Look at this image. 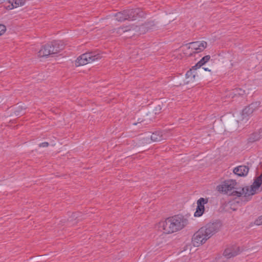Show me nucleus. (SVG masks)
I'll use <instances>...</instances> for the list:
<instances>
[{
    "mask_svg": "<svg viewBox=\"0 0 262 262\" xmlns=\"http://www.w3.org/2000/svg\"><path fill=\"white\" fill-rule=\"evenodd\" d=\"M204 69V70L205 71H210V70H208L207 68H203Z\"/></svg>",
    "mask_w": 262,
    "mask_h": 262,
    "instance_id": "nucleus-27",
    "label": "nucleus"
},
{
    "mask_svg": "<svg viewBox=\"0 0 262 262\" xmlns=\"http://www.w3.org/2000/svg\"><path fill=\"white\" fill-rule=\"evenodd\" d=\"M241 252L239 247L236 246H232L226 248L224 252V255L227 258H230L239 254Z\"/></svg>",
    "mask_w": 262,
    "mask_h": 262,
    "instance_id": "nucleus-12",
    "label": "nucleus"
},
{
    "mask_svg": "<svg viewBox=\"0 0 262 262\" xmlns=\"http://www.w3.org/2000/svg\"><path fill=\"white\" fill-rule=\"evenodd\" d=\"M101 58L100 55L95 52L85 53L81 55L77 58L75 61V65L76 67L84 66Z\"/></svg>",
    "mask_w": 262,
    "mask_h": 262,
    "instance_id": "nucleus-6",
    "label": "nucleus"
},
{
    "mask_svg": "<svg viewBox=\"0 0 262 262\" xmlns=\"http://www.w3.org/2000/svg\"><path fill=\"white\" fill-rule=\"evenodd\" d=\"M146 13L139 8L132 9H126L116 13L114 16L118 21L122 22L126 20H135L139 18H145Z\"/></svg>",
    "mask_w": 262,
    "mask_h": 262,
    "instance_id": "nucleus-2",
    "label": "nucleus"
},
{
    "mask_svg": "<svg viewBox=\"0 0 262 262\" xmlns=\"http://www.w3.org/2000/svg\"><path fill=\"white\" fill-rule=\"evenodd\" d=\"M207 43L205 41H194L189 43V49L193 50L195 53H200L207 47Z\"/></svg>",
    "mask_w": 262,
    "mask_h": 262,
    "instance_id": "nucleus-11",
    "label": "nucleus"
},
{
    "mask_svg": "<svg viewBox=\"0 0 262 262\" xmlns=\"http://www.w3.org/2000/svg\"><path fill=\"white\" fill-rule=\"evenodd\" d=\"M208 202V198H201L197 201V207L194 214L195 216L200 217L203 215L205 211L204 205Z\"/></svg>",
    "mask_w": 262,
    "mask_h": 262,
    "instance_id": "nucleus-10",
    "label": "nucleus"
},
{
    "mask_svg": "<svg viewBox=\"0 0 262 262\" xmlns=\"http://www.w3.org/2000/svg\"><path fill=\"white\" fill-rule=\"evenodd\" d=\"M64 49V46L60 41H54L42 46L38 52L39 57H48L50 55L58 53Z\"/></svg>",
    "mask_w": 262,
    "mask_h": 262,
    "instance_id": "nucleus-3",
    "label": "nucleus"
},
{
    "mask_svg": "<svg viewBox=\"0 0 262 262\" xmlns=\"http://www.w3.org/2000/svg\"><path fill=\"white\" fill-rule=\"evenodd\" d=\"M203 229L200 228L193 235L192 243L194 247H199L204 244L209 238L205 234Z\"/></svg>",
    "mask_w": 262,
    "mask_h": 262,
    "instance_id": "nucleus-8",
    "label": "nucleus"
},
{
    "mask_svg": "<svg viewBox=\"0 0 262 262\" xmlns=\"http://www.w3.org/2000/svg\"><path fill=\"white\" fill-rule=\"evenodd\" d=\"M7 2L10 5L7 6V7L9 9L11 10L19 6H23L25 3L26 0H7Z\"/></svg>",
    "mask_w": 262,
    "mask_h": 262,
    "instance_id": "nucleus-16",
    "label": "nucleus"
},
{
    "mask_svg": "<svg viewBox=\"0 0 262 262\" xmlns=\"http://www.w3.org/2000/svg\"><path fill=\"white\" fill-rule=\"evenodd\" d=\"M14 113L15 116H18L23 115L24 114V112L22 107H20L19 106L15 108Z\"/></svg>",
    "mask_w": 262,
    "mask_h": 262,
    "instance_id": "nucleus-21",
    "label": "nucleus"
},
{
    "mask_svg": "<svg viewBox=\"0 0 262 262\" xmlns=\"http://www.w3.org/2000/svg\"><path fill=\"white\" fill-rule=\"evenodd\" d=\"M249 168L247 166L240 165L233 169V173L240 177H244L247 175Z\"/></svg>",
    "mask_w": 262,
    "mask_h": 262,
    "instance_id": "nucleus-13",
    "label": "nucleus"
},
{
    "mask_svg": "<svg viewBox=\"0 0 262 262\" xmlns=\"http://www.w3.org/2000/svg\"><path fill=\"white\" fill-rule=\"evenodd\" d=\"M239 91H241V92H242V90L241 89H239Z\"/></svg>",
    "mask_w": 262,
    "mask_h": 262,
    "instance_id": "nucleus-30",
    "label": "nucleus"
},
{
    "mask_svg": "<svg viewBox=\"0 0 262 262\" xmlns=\"http://www.w3.org/2000/svg\"><path fill=\"white\" fill-rule=\"evenodd\" d=\"M260 105V101H256L251 103L243 109L242 112L243 118H246L251 115L254 111L257 110Z\"/></svg>",
    "mask_w": 262,
    "mask_h": 262,
    "instance_id": "nucleus-9",
    "label": "nucleus"
},
{
    "mask_svg": "<svg viewBox=\"0 0 262 262\" xmlns=\"http://www.w3.org/2000/svg\"><path fill=\"white\" fill-rule=\"evenodd\" d=\"M188 223V221L182 215H176L167 218L160 222V226L163 232L166 234L172 233L183 229Z\"/></svg>",
    "mask_w": 262,
    "mask_h": 262,
    "instance_id": "nucleus-1",
    "label": "nucleus"
},
{
    "mask_svg": "<svg viewBox=\"0 0 262 262\" xmlns=\"http://www.w3.org/2000/svg\"><path fill=\"white\" fill-rule=\"evenodd\" d=\"M5 1H7V0H0L1 3L5 2Z\"/></svg>",
    "mask_w": 262,
    "mask_h": 262,
    "instance_id": "nucleus-26",
    "label": "nucleus"
},
{
    "mask_svg": "<svg viewBox=\"0 0 262 262\" xmlns=\"http://www.w3.org/2000/svg\"><path fill=\"white\" fill-rule=\"evenodd\" d=\"M6 28L4 25L0 24V36L2 35L6 32Z\"/></svg>",
    "mask_w": 262,
    "mask_h": 262,
    "instance_id": "nucleus-22",
    "label": "nucleus"
},
{
    "mask_svg": "<svg viewBox=\"0 0 262 262\" xmlns=\"http://www.w3.org/2000/svg\"><path fill=\"white\" fill-rule=\"evenodd\" d=\"M138 28L137 26L134 25H130L128 26H125L119 27L116 29V32L117 33L121 34L123 33H125L131 30H135Z\"/></svg>",
    "mask_w": 262,
    "mask_h": 262,
    "instance_id": "nucleus-17",
    "label": "nucleus"
},
{
    "mask_svg": "<svg viewBox=\"0 0 262 262\" xmlns=\"http://www.w3.org/2000/svg\"><path fill=\"white\" fill-rule=\"evenodd\" d=\"M238 95H242V94H243V93H242L239 92V93H238Z\"/></svg>",
    "mask_w": 262,
    "mask_h": 262,
    "instance_id": "nucleus-29",
    "label": "nucleus"
},
{
    "mask_svg": "<svg viewBox=\"0 0 262 262\" xmlns=\"http://www.w3.org/2000/svg\"><path fill=\"white\" fill-rule=\"evenodd\" d=\"M158 107H159V110L160 111L161 110V107H160V106L159 105Z\"/></svg>",
    "mask_w": 262,
    "mask_h": 262,
    "instance_id": "nucleus-28",
    "label": "nucleus"
},
{
    "mask_svg": "<svg viewBox=\"0 0 262 262\" xmlns=\"http://www.w3.org/2000/svg\"><path fill=\"white\" fill-rule=\"evenodd\" d=\"M255 224L256 225H262V215L259 216L254 222Z\"/></svg>",
    "mask_w": 262,
    "mask_h": 262,
    "instance_id": "nucleus-23",
    "label": "nucleus"
},
{
    "mask_svg": "<svg viewBox=\"0 0 262 262\" xmlns=\"http://www.w3.org/2000/svg\"><path fill=\"white\" fill-rule=\"evenodd\" d=\"M222 227V224L220 221H215L210 222L206 224L201 228L205 233V235L208 236L209 238L212 237L213 235L218 232Z\"/></svg>",
    "mask_w": 262,
    "mask_h": 262,
    "instance_id": "nucleus-7",
    "label": "nucleus"
},
{
    "mask_svg": "<svg viewBox=\"0 0 262 262\" xmlns=\"http://www.w3.org/2000/svg\"><path fill=\"white\" fill-rule=\"evenodd\" d=\"M150 139L152 141L158 142L164 139L165 137L160 132H156L152 134Z\"/></svg>",
    "mask_w": 262,
    "mask_h": 262,
    "instance_id": "nucleus-19",
    "label": "nucleus"
},
{
    "mask_svg": "<svg viewBox=\"0 0 262 262\" xmlns=\"http://www.w3.org/2000/svg\"><path fill=\"white\" fill-rule=\"evenodd\" d=\"M262 184V173L254 180L253 184L249 187H243L241 191H236L234 192V194L238 196H241L244 194L245 196H250L254 194L257 190L258 189Z\"/></svg>",
    "mask_w": 262,
    "mask_h": 262,
    "instance_id": "nucleus-5",
    "label": "nucleus"
},
{
    "mask_svg": "<svg viewBox=\"0 0 262 262\" xmlns=\"http://www.w3.org/2000/svg\"><path fill=\"white\" fill-rule=\"evenodd\" d=\"M236 186L237 183L235 180L229 179L224 181L221 184L217 186L216 190L220 192L229 195L239 197L240 196L234 195L233 192L236 191H241L243 188H238Z\"/></svg>",
    "mask_w": 262,
    "mask_h": 262,
    "instance_id": "nucleus-4",
    "label": "nucleus"
},
{
    "mask_svg": "<svg viewBox=\"0 0 262 262\" xmlns=\"http://www.w3.org/2000/svg\"><path fill=\"white\" fill-rule=\"evenodd\" d=\"M260 139V136L257 132H254L251 134L248 139V141L249 143H253L257 141Z\"/></svg>",
    "mask_w": 262,
    "mask_h": 262,
    "instance_id": "nucleus-20",
    "label": "nucleus"
},
{
    "mask_svg": "<svg viewBox=\"0 0 262 262\" xmlns=\"http://www.w3.org/2000/svg\"><path fill=\"white\" fill-rule=\"evenodd\" d=\"M256 132L260 136V139L262 138V128L260 129L258 132Z\"/></svg>",
    "mask_w": 262,
    "mask_h": 262,
    "instance_id": "nucleus-25",
    "label": "nucleus"
},
{
    "mask_svg": "<svg viewBox=\"0 0 262 262\" xmlns=\"http://www.w3.org/2000/svg\"><path fill=\"white\" fill-rule=\"evenodd\" d=\"M210 59V55H206L203 57L195 66L192 67V69L196 70L198 68L201 67L208 62Z\"/></svg>",
    "mask_w": 262,
    "mask_h": 262,
    "instance_id": "nucleus-18",
    "label": "nucleus"
},
{
    "mask_svg": "<svg viewBox=\"0 0 262 262\" xmlns=\"http://www.w3.org/2000/svg\"><path fill=\"white\" fill-rule=\"evenodd\" d=\"M156 26V23L154 20H147L142 24L139 28V30L142 32H146L153 29Z\"/></svg>",
    "mask_w": 262,
    "mask_h": 262,
    "instance_id": "nucleus-15",
    "label": "nucleus"
},
{
    "mask_svg": "<svg viewBox=\"0 0 262 262\" xmlns=\"http://www.w3.org/2000/svg\"><path fill=\"white\" fill-rule=\"evenodd\" d=\"M49 144L47 142H42L41 143H40L38 146L40 147H48L49 146Z\"/></svg>",
    "mask_w": 262,
    "mask_h": 262,
    "instance_id": "nucleus-24",
    "label": "nucleus"
},
{
    "mask_svg": "<svg viewBox=\"0 0 262 262\" xmlns=\"http://www.w3.org/2000/svg\"><path fill=\"white\" fill-rule=\"evenodd\" d=\"M192 70H194L192 68L186 72L185 74L186 81H184L183 83H180V85L187 84L194 81L195 77V74L194 73V72H193Z\"/></svg>",
    "mask_w": 262,
    "mask_h": 262,
    "instance_id": "nucleus-14",
    "label": "nucleus"
}]
</instances>
